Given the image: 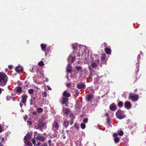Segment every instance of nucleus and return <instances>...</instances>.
I'll return each mask as SVG.
<instances>
[{
  "label": "nucleus",
  "mask_w": 146,
  "mask_h": 146,
  "mask_svg": "<svg viewBox=\"0 0 146 146\" xmlns=\"http://www.w3.org/2000/svg\"><path fill=\"white\" fill-rule=\"evenodd\" d=\"M80 57V55L78 53L77 54V56H76V57H77L78 59H79Z\"/></svg>",
  "instance_id": "de8ad7c7"
},
{
  "label": "nucleus",
  "mask_w": 146,
  "mask_h": 146,
  "mask_svg": "<svg viewBox=\"0 0 146 146\" xmlns=\"http://www.w3.org/2000/svg\"><path fill=\"white\" fill-rule=\"evenodd\" d=\"M38 64V65L40 66H43L44 65L43 62L42 61L39 62Z\"/></svg>",
  "instance_id": "f704fd0d"
},
{
  "label": "nucleus",
  "mask_w": 146,
  "mask_h": 146,
  "mask_svg": "<svg viewBox=\"0 0 146 146\" xmlns=\"http://www.w3.org/2000/svg\"><path fill=\"white\" fill-rule=\"evenodd\" d=\"M31 98H32L31 99L33 98V99H32L33 100H35V99H36V97H34L33 98V97H32V96H31Z\"/></svg>",
  "instance_id": "e2e57ef3"
},
{
  "label": "nucleus",
  "mask_w": 146,
  "mask_h": 146,
  "mask_svg": "<svg viewBox=\"0 0 146 146\" xmlns=\"http://www.w3.org/2000/svg\"><path fill=\"white\" fill-rule=\"evenodd\" d=\"M94 95L92 94H90L87 95L86 96V100L88 102L90 101L93 98Z\"/></svg>",
  "instance_id": "ddd939ff"
},
{
  "label": "nucleus",
  "mask_w": 146,
  "mask_h": 146,
  "mask_svg": "<svg viewBox=\"0 0 146 146\" xmlns=\"http://www.w3.org/2000/svg\"><path fill=\"white\" fill-rule=\"evenodd\" d=\"M2 131L1 130V126L0 125V133L2 132Z\"/></svg>",
  "instance_id": "bf43d9fd"
},
{
  "label": "nucleus",
  "mask_w": 146,
  "mask_h": 146,
  "mask_svg": "<svg viewBox=\"0 0 146 146\" xmlns=\"http://www.w3.org/2000/svg\"><path fill=\"white\" fill-rule=\"evenodd\" d=\"M70 111V109L68 108L66 109L63 111V113L66 114H68Z\"/></svg>",
  "instance_id": "cd10ccee"
},
{
  "label": "nucleus",
  "mask_w": 146,
  "mask_h": 146,
  "mask_svg": "<svg viewBox=\"0 0 146 146\" xmlns=\"http://www.w3.org/2000/svg\"><path fill=\"white\" fill-rule=\"evenodd\" d=\"M106 55L105 54H103L101 56V58L102 60H104L105 59Z\"/></svg>",
  "instance_id": "72a5a7b5"
},
{
  "label": "nucleus",
  "mask_w": 146,
  "mask_h": 146,
  "mask_svg": "<svg viewBox=\"0 0 146 146\" xmlns=\"http://www.w3.org/2000/svg\"><path fill=\"white\" fill-rule=\"evenodd\" d=\"M91 66L88 67L89 69L90 70L92 68H95L98 67L100 62L99 56L96 54L92 55L91 56Z\"/></svg>",
  "instance_id": "f257e3e1"
},
{
  "label": "nucleus",
  "mask_w": 146,
  "mask_h": 146,
  "mask_svg": "<svg viewBox=\"0 0 146 146\" xmlns=\"http://www.w3.org/2000/svg\"><path fill=\"white\" fill-rule=\"evenodd\" d=\"M31 141H32V142L33 143L34 145L36 143V141H35V139L34 138H33L32 139Z\"/></svg>",
  "instance_id": "a19ab883"
},
{
  "label": "nucleus",
  "mask_w": 146,
  "mask_h": 146,
  "mask_svg": "<svg viewBox=\"0 0 146 146\" xmlns=\"http://www.w3.org/2000/svg\"><path fill=\"white\" fill-rule=\"evenodd\" d=\"M143 53H142L141 52V53L140 54H139L138 55L137 58V60L138 61V63H139V60L140 59V56L142 55L143 56Z\"/></svg>",
  "instance_id": "7c9ffc66"
},
{
  "label": "nucleus",
  "mask_w": 146,
  "mask_h": 146,
  "mask_svg": "<svg viewBox=\"0 0 146 146\" xmlns=\"http://www.w3.org/2000/svg\"><path fill=\"white\" fill-rule=\"evenodd\" d=\"M31 139V135L30 134H27L24 137V141H28L30 140Z\"/></svg>",
  "instance_id": "2eb2a0df"
},
{
  "label": "nucleus",
  "mask_w": 146,
  "mask_h": 146,
  "mask_svg": "<svg viewBox=\"0 0 146 146\" xmlns=\"http://www.w3.org/2000/svg\"><path fill=\"white\" fill-rule=\"evenodd\" d=\"M40 46L42 50L43 51H44L46 48V44L42 43L41 44Z\"/></svg>",
  "instance_id": "b1692460"
},
{
  "label": "nucleus",
  "mask_w": 146,
  "mask_h": 146,
  "mask_svg": "<svg viewBox=\"0 0 146 146\" xmlns=\"http://www.w3.org/2000/svg\"><path fill=\"white\" fill-rule=\"evenodd\" d=\"M38 140L39 141L41 142H43L44 141V137L42 136H37V137L36 140Z\"/></svg>",
  "instance_id": "f3484780"
},
{
  "label": "nucleus",
  "mask_w": 146,
  "mask_h": 146,
  "mask_svg": "<svg viewBox=\"0 0 146 146\" xmlns=\"http://www.w3.org/2000/svg\"><path fill=\"white\" fill-rule=\"evenodd\" d=\"M22 102H21V101H20V106L21 108H22L23 106V104H22Z\"/></svg>",
  "instance_id": "3c124183"
},
{
  "label": "nucleus",
  "mask_w": 146,
  "mask_h": 146,
  "mask_svg": "<svg viewBox=\"0 0 146 146\" xmlns=\"http://www.w3.org/2000/svg\"><path fill=\"white\" fill-rule=\"evenodd\" d=\"M8 80L7 77L3 72H0V86H3L5 85Z\"/></svg>",
  "instance_id": "f03ea898"
},
{
  "label": "nucleus",
  "mask_w": 146,
  "mask_h": 146,
  "mask_svg": "<svg viewBox=\"0 0 146 146\" xmlns=\"http://www.w3.org/2000/svg\"><path fill=\"white\" fill-rule=\"evenodd\" d=\"M15 70L18 73L22 72L23 70V68L22 67L17 66L15 68Z\"/></svg>",
  "instance_id": "f8f14e48"
},
{
  "label": "nucleus",
  "mask_w": 146,
  "mask_h": 146,
  "mask_svg": "<svg viewBox=\"0 0 146 146\" xmlns=\"http://www.w3.org/2000/svg\"><path fill=\"white\" fill-rule=\"evenodd\" d=\"M34 90L33 89H30L28 90V92L30 94H31L34 93Z\"/></svg>",
  "instance_id": "c85d7f7f"
},
{
  "label": "nucleus",
  "mask_w": 146,
  "mask_h": 146,
  "mask_svg": "<svg viewBox=\"0 0 146 146\" xmlns=\"http://www.w3.org/2000/svg\"><path fill=\"white\" fill-rule=\"evenodd\" d=\"M75 57L72 56L71 54H70L68 58V62L71 61L72 62L75 60Z\"/></svg>",
  "instance_id": "4468645a"
},
{
  "label": "nucleus",
  "mask_w": 146,
  "mask_h": 146,
  "mask_svg": "<svg viewBox=\"0 0 146 146\" xmlns=\"http://www.w3.org/2000/svg\"><path fill=\"white\" fill-rule=\"evenodd\" d=\"M113 137H114V140L115 143H118L120 141L119 138L117 137V134L116 133H114L113 135Z\"/></svg>",
  "instance_id": "1a4fd4ad"
},
{
  "label": "nucleus",
  "mask_w": 146,
  "mask_h": 146,
  "mask_svg": "<svg viewBox=\"0 0 146 146\" xmlns=\"http://www.w3.org/2000/svg\"><path fill=\"white\" fill-rule=\"evenodd\" d=\"M105 51L106 53L108 54H110L111 53V50L110 49L107 48H105Z\"/></svg>",
  "instance_id": "4be33fe9"
},
{
  "label": "nucleus",
  "mask_w": 146,
  "mask_h": 146,
  "mask_svg": "<svg viewBox=\"0 0 146 146\" xmlns=\"http://www.w3.org/2000/svg\"><path fill=\"white\" fill-rule=\"evenodd\" d=\"M36 111L38 113H40L43 111V110L42 108L39 107L36 109Z\"/></svg>",
  "instance_id": "a878e982"
},
{
  "label": "nucleus",
  "mask_w": 146,
  "mask_h": 146,
  "mask_svg": "<svg viewBox=\"0 0 146 146\" xmlns=\"http://www.w3.org/2000/svg\"><path fill=\"white\" fill-rule=\"evenodd\" d=\"M27 123H29V125H31L32 124V122L31 121L28 120L27 121Z\"/></svg>",
  "instance_id": "49530a36"
},
{
  "label": "nucleus",
  "mask_w": 146,
  "mask_h": 146,
  "mask_svg": "<svg viewBox=\"0 0 146 146\" xmlns=\"http://www.w3.org/2000/svg\"><path fill=\"white\" fill-rule=\"evenodd\" d=\"M0 146H3V144L0 142Z\"/></svg>",
  "instance_id": "0e129e2a"
},
{
  "label": "nucleus",
  "mask_w": 146,
  "mask_h": 146,
  "mask_svg": "<svg viewBox=\"0 0 146 146\" xmlns=\"http://www.w3.org/2000/svg\"><path fill=\"white\" fill-rule=\"evenodd\" d=\"M106 120L107 123L109 124L110 120V117L107 118L106 119Z\"/></svg>",
  "instance_id": "ea45409f"
},
{
  "label": "nucleus",
  "mask_w": 146,
  "mask_h": 146,
  "mask_svg": "<svg viewBox=\"0 0 146 146\" xmlns=\"http://www.w3.org/2000/svg\"><path fill=\"white\" fill-rule=\"evenodd\" d=\"M80 47L81 46L77 44H75L73 45V48L74 49L79 50Z\"/></svg>",
  "instance_id": "dca6fc26"
},
{
  "label": "nucleus",
  "mask_w": 146,
  "mask_h": 146,
  "mask_svg": "<svg viewBox=\"0 0 146 146\" xmlns=\"http://www.w3.org/2000/svg\"><path fill=\"white\" fill-rule=\"evenodd\" d=\"M76 124H75V125L74 127H76V129H78L79 128V127H76V126H76Z\"/></svg>",
  "instance_id": "338daca9"
},
{
  "label": "nucleus",
  "mask_w": 146,
  "mask_h": 146,
  "mask_svg": "<svg viewBox=\"0 0 146 146\" xmlns=\"http://www.w3.org/2000/svg\"><path fill=\"white\" fill-rule=\"evenodd\" d=\"M45 125V123L44 122L40 123L37 126V127L40 129L41 127H44Z\"/></svg>",
  "instance_id": "aec40b11"
},
{
  "label": "nucleus",
  "mask_w": 146,
  "mask_h": 146,
  "mask_svg": "<svg viewBox=\"0 0 146 146\" xmlns=\"http://www.w3.org/2000/svg\"><path fill=\"white\" fill-rule=\"evenodd\" d=\"M74 92L77 95H78L79 94V92L78 89H75L74 90Z\"/></svg>",
  "instance_id": "58836bf2"
},
{
  "label": "nucleus",
  "mask_w": 146,
  "mask_h": 146,
  "mask_svg": "<svg viewBox=\"0 0 146 146\" xmlns=\"http://www.w3.org/2000/svg\"><path fill=\"white\" fill-rule=\"evenodd\" d=\"M28 96L26 94H23L22 96V100L21 102H22L23 103H26Z\"/></svg>",
  "instance_id": "9d476101"
},
{
  "label": "nucleus",
  "mask_w": 146,
  "mask_h": 146,
  "mask_svg": "<svg viewBox=\"0 0 146 146\" xmlns=\"http://www.w3.org/2000/svg\"><path fill=\"white\" fill-rule=\"evenodd\" d=\"M40 142H38V143H37L35 146H39L40 145Z\"/></svg>",
  "instance_id": "6e6d98bb"
},
{
  "label": "nucleus",
  "mask_w": 146,
  "mask_h": 146,
  "mask_svg": "<svg viewBox=\"0 0 146 146\" xmlns=\"http://www.w3.org/2000/svg\"><path fill=\"white\" fill-rule=\"evenodd\" d=\"M137 63H136V67L137 68V70L136 71V74H137L139 71V65H137Z\"/></svg>",
  "instance_id": "4c0bfd02"
},
{
  "label": "nucleus",
  "mask_w": 146,
  "mask_h": 146,
  "mask_svg": "<svg viewBox=\"0 0 146 146\" xmlns=\"http://www.w3.org/2000/svg\"><path fill=\"white\" fill-rule=\"evenodd\" d=\"M105 115L107 117H108L109 115V114L108 113H106L105 114Z\"/></svg>",
  "instance_id": "4d7b16f0"
},
{
  "label": "nucleus",
  "mask_w": 146,
  "mask_h": 146,
  "mask_svg": "<svg viewBox=\"0 0 146 146\" xmlns=\"http://www.w3.org/2000/svg\"><path fill=\"white\" fill-rule=\"evenodd\" d=\"M96 77L94 78V84H95L96 85L97 84L98 85V84H101L103 80L102 79L103 76H102L100 77H99L97 75H96Z\"/></svg>",
  "instance_id": "423d86ee"
},
{
  "label": "nucleus",
  "mask_w": 146,
  "mask_h": 146,
  "mask_svg": "<svg viewBox=\"0 0 146 146\" xmlns=\"http://www.w3.org/2000/svg\"><path fill=\"white\" fill-rule=\"evenodd\" d=\"M11 98V97L9 96H7L6 97V100H7L9 101L10 100Z\"/></svg>",
  "instance_id": "79ce46f5"
},
{
  "label": "nucleus",
  "mask_w": 146,
  "mask_h": 146,
  "mask_svg": "<svg viewBox=\"0 0 146 146\" xmlns=\"http://www.w3.org/2000/svg\"><path fill=\"white\" fill-rule=\"evenodd\" d=\"M33 100L32 99H31L30 100V104L31 105H33Z\"/></svg>",
  "instance_id": "c03bdc74"
},
{
  "label": "nucleus",
  "mask_w": 146,
  "mask_h": 146,
  "mask_svg": "<svg viewBox=\"0 0 146 146\" xmlns=\"http://www.w3.org/2000/svg\"><path fill=\"white\" fill-rule=\"evenodd\" d=\"M77 88L79 89L83 90L86 88V86L82 82H80L77 85Z\"/></svg>",
  "instance_id": "0eeeda50"
},
{
  "label": "nucleus",
  "mask_w": 146,
  "mask_h": 146,
  "mask_svg": "<svg viewBox=\"0 0 146 146\" xmlns=\"http://www.w3.org/2000/svg\"><path fill=\"white\" fill-rule=\"evenodd\" d=\"M72 67L70 65L68 64L66 68L67 71L68 72H70L72 71Z\"/></svg>",
  "instance_id": "6ab92c4d"
},
{
  "label": "nucleus",
  "mask_w": 146,
  "mask_h": 146,
  "mask_svg": "<svg viewBox=\"0 0 146 146\" xmlns=\"http://www.w3.org/2000/svg\"><path fill=\"white\" fill-rule=\"evenodd\" d=\"M48 143L49 145H50L51 143V140H48Z\"/></svg>",
  "instance_id": "13d9d810"
},
{
  "label": "nucleus",
  "mask_w": 146,
  "mask_h": 146,
  "mask_svg": "<svg viewBox=\"0 0 146 146\" xmlns=\"http://www.w3.org/2000/svg\"><path fill=\"white\" fill-rule=\"evenodd\" d=\"M32 114L33 115H36L37 112L36 111H34L32 112Z\"/></svg>",
  "instance_id": "8fccbe9b"
},
{
  "label": "nucleus",
  "mask_w": 146,
  "mask_h": 146,
  "mask_svg": "<svg viewBox=\"0 0 146 146\" xmlns=\"http://www.w3.org/2000/svg\"><path fill=\"white\" fill-rule=\"evenodd\" d=\"M117 105L119 107H121L123 106V103L121 101H119L118 102Z\"/></svg>",
  "instance_id": "c756f323"
},
{
  "label": "nucleus",
  "mask_w": 146,
  "mask_h": 146,
  "mask_svg": "<svg viewBox=\"0 0 146 146\" xmlns=\"http://www.w3.org/2000/svg\"><path fill=\"white\" fill-rule=\"evenodd\" d=\"M116 107V106L115 104L113 103L110 106V109L112 111H114L115 110Z\"/></svg>",
  "instance_id": "a211bd4d"
},
{
  "label": "nucleus",
  "mask_w": 146,
  "mask_h": 146,
  "mask_svg": "<svg viewBox=\"0 0 146 146\" xmlns=\"http://www.w3.org/2000/svg\"><path fill=\"white\" fill-rule=\"evenodd\" d=\"M117 117L119 119H121L125 117L124 112L120 110H118L116 113Z\"/></svg>",
  "instance_id": "20e7f679"
},
{
  "label": "nucleus",
  "mask_w": 146,
  "mask_h": 146,
  "mask_svg": "<svg viewBox=\"0 0 146 146\" xmlns=\"http://www.w3.org/2000/svg\"><path fill=\"white\" fill-rule=\"evenodd\" d=\"M117 135L118 134L120 136H122L123 135V132L122 130H118L117 131Z\"/></svg>",
  "instance_id": "bb28decb"
},
{
  "label": "nucleus",
  "mask_w": 146,
  "mask_h": 146,
  "mask_svg": "<svg viewBox=\"0 0 146 146\" xmlns=\"http://www.w3.org/2000/svg\"><path fill=\"white\" fill-rule=\"evenodd\" d=\"M69 130H66V132L67 133H68L69 132Z\"/></svg>",
  "instance_id": "774afa93"
},
{
  "label": "nucleus",
  "mask_w": 146,
  "mask_h": 146,
  "mask_svg": "<svg viewBox=\"0 0 146 146\" xmlns=\"http://www.w3.org/2000/svg\"><path fill=\"white\" fill-rule=\"evenodd\" d=\"M66 85L68 87H69L71 85L70 84L68 83V84H66Z\"/></svg>",
  "instance_id": "864d4df0"
},
{
  "label": "nucleus",
  "mask_w": 146,
  "mask_h": 146,
  "mask_svg": "<svg viewBox=\"0 0 146 146\" xmlns=\"http://www.w3.org/2000/svg\"><path fill=\"white\" fill-rule=\"evenodd\" d=\"M94 76V75L92 73V72L91 71L90 73V77L93 76Z\"/></svg>",
  "instance_id": "09e8293b"
},
{
  "label": "nucleus",
  "mask_w": 146,
  "mask_h": 146,
  "mask_svg": "<svg viewBox=\"0 0 146 146\" xmlns=\"http://www.w3.org/2000/svg\"><path fill=\"white\" fill-rule=\"evenodd\" d=\"M24 143L25 144L28 146H33L32 144L29 141H24Z\"/></svg>",
  "instance_id": "393cba45"
},
{
  "label": "nucleus",
  "mask_w": 146,
  "mask_h": 146,
  "mask_svg": "<svg viewBox=\"0 0 146 146\" xmlns=\"http://www.w3.org/2000/svg\"><path fill=\"white\" fill-rule=\"evenodd\" d=\"M42 94L43 97H46L47 96V92L45 91L42 92Z\"/></svg>",
  "instance_id": "473e14b6"
},
{
  "label": "nucleus",
  "mask_w": 146,
  "mask_h": 146,
  "mask_svg": "<svg viewBox=\"0 0 146 146\" xmlns=\"http://www.w3.org/2000/svg\"><path fill=\"white\" fill-rule=\"evenodd\" d=\"M24 120L25 121L28 118V116L27 115L25 116L24 117Z\"/></svg>",
  "instance_id": "603ef678"
},
{
  "label": "nucleus",
  "mask_w": 146,
  "mask_h": 146,
  "mask_svg": "<svg viewBox=\"0 0 146 146\" xmlns=\"http://www.w3.org/2000/svg\"><path fill=\"white\" fill-rule=\"evenodd\" d=\"M63 94L64 96L66 97H68L70 95V94L69 93H68L66 91L63 92Z\"/></svg>",
  "instance_id": "5701e85b"
},
{
  "label": "nucleus",
  "mask_w": 146,
  "mask_h": 146,
  "mask_svg": "<svg viewBox=\"0 0 146 146\" xmlns=\"http://www.w3.org/2000/svg\"><path fill=\"white\" fill-rule=\"evenodd\" d=\"M88 121V119L87 118H85L83 119V122L85 123H87Z\"/></svg>",
  "instance_id": "e433bc0d"
},
{
  "label": "nucleus",
  "mask_w": 146,
  "mask_h": 146,
  "mask_svg": "<svg viewBox=\"0 0 146 146\" xmlns=\"http://www.w3.org/2000/svg\"><path fill=\"white\" fill-rule=\"evenodd\" d=\"M4 141V139L3 138H2L1 140V141L3 142Z\"/></svg>",
  "instance_id": "052dcab7"
},
{
  "label": "nucleus",
  "mask_w": 146,
  "mask_h": 146,
  "mask_svg": "<svg viewBox=\"0 0 146 146\" xmlns=\"http://www.w3.org/2000/svg\"><path fill=\"white\" fill-rule=\"evenodd\" d=\"M74 119V117H73L69 121L66 119L64 120L63 122V125L66 129L68 126L69 123L71 125H72L73 123V120Z\"/></svg>",
  "instance_id": "7ed1b4c3"
},
{
  "label": "nucleus",
  "mask_w": 146,
  "mask_h": 146,
  "mask_svg": "<svg viewBox=\"0 0 146 146\" xmlns=\"http://www.w3.org/2000/svg\"><path fill=\"white\" fill-rule=\"evenodd\" d=\"M76 69L78 70L79 71L82 69V67L80 66H77Z\"/></svg>",
  "instance_id": "37998d69"
},
{
  "label": "nucleus",
  "mask_w": 146,
  "mask_h": 146,
  "mask_svg": "<svg viewBox=\"0 0 146 146\" xmlns=\"http://www.w3.org/2000/svg\"><path fill=\"white\" fill-rule=\"evenodd\" d=\"M68 99L67 98H64L62 102V103L63 104H66L68 102Z\"/></svg>",
  "instance_id": "412c9836"
},
{
  "label": "nucleus",
  "mask_w": 146,
  "mask_h": 146,
  "mask_svg": "<svg viewBox=\"0 0 146 146\" xmlns=\"http://www.w3.org/2000/svg\"><path fill=\"white\" fill-rule=\"evenodd\" d=\"M125 107L127 109L131 108V104L130 102L129 101L126 102L124 104Z\"/></svg>",
  "instance_id": "9b49d317"
},
{
  "label": "nucleus",
  "mask_w": 146,
  "mask_h": 146,
  "mask_svg": "<svg viewBox=\"0 0 146 146\" xmlns=\"http://www.w3.org/2000/svg\"><path fill=\"white\" fill-rule=\"evenodd\" d=\"M13 67V66L12 65H9L8 66L9 68L10 69H11Z\"/></svg>",
  "instance_id": "a18cd8bd"
},
{
  "label": "nucleus",
  "mask_w": 146,
  "mask_h": 146,
  "mask_svg": "<svg viewBox=\"0 0 146 146\" xmlns=\"http://www.w3.org/2000/svg\"><path fill=\"white\" fill-rule=\"evenodd\" d=\"M80 127L82 129H84L86 127V125L83 123H82L80 125Z\"/></svg>",
  "instance_id": "c9c22d12"
},
{
  "label": "nucleus",
  "mask_w": 146,
  "mask_h": 146,
  "mask_svg": "<svg viewBox=\"0 0 146 146\" xmlns=\"http://www.w3.org/2000/svg\"><path fill=\"white\" fill-rule=\"evenodd\" d=\"M42 146H47V145L45 143H44Z\"/></svg>",
  "instance_id": "69168bd1"
},
{
  "label": "nucleus",
  "mask_w": 146,
  "mask_h": 146,
  "mask_svg": "<svg viewBox=\"0 0 146 146\" xmlns=\"http://www.w3.org/2000/svg\"><path fill=\"white\" fill-rule=\"evenodd\" d=\"M129 98H130L132 101L133 102L137 101L139 99V96L137 94L130 93L129 95Z\"/></svg>",
  "instance_id": "39448f33"
},
{
  "label": "nucleus",
  "mask_w": 146,
  "mask_h": 146,
  "mask_svg": "<svg viewBox=\"0 0 146 146\" xmlns=\"http://www.w3.org/2000/svg\"><path fill=\"white\" fill-rule=\"evenodd\" d=\"M59 127L58 123L56 121H55L52 124V130L55 131L58 129Z\"/></svg>",
  "instance_id": "6e6552de"
},
{
  "label": "nucleus",
  "mask_w": 146,
  "mask_h": 146,
  "mask_svg": "<svg viewBox=\"0 0 146 146\" xmlns=\"http://www.w3.org/2000/svg\"><path fill=\"white\" fill-rule=\"evenodd\" d=\"M22 90V88L20 87H18L17 89V91L19 93L21 92Z\"/></svg>",
  "instance_id": "2f4dec72"
},
{
  "label": "nucleus",
  "mask_w": 146,
  "mask_h": 146,
  "mask_svg": "<svg viewBox=\"0 0 146 146\" xmlns=\"http://www.w3.org/2000/svg\"><path fill=\"white\" fill-rule=\"evenodd\" d=\"M48 90H51V88H50L49 86H48Z\"/></svg>",
  "instance_id": "680f3d73"
},
{
  "label": "nucleus",
  "mask_w": 146,
  "mask_h": 146,
  "mask_svg": "<svg viewBox=\"0 0 146 146\" xmlns=\"http://www.w3.org/2000/svg\"><path fill=\"white\" fill-rule=\"evenodd\" d=\"M48 50H46L45 51V56H46L47 54H48Z\"/></svg>",
  "instance_id": "5fc2aeb1"
}]
</instances>
